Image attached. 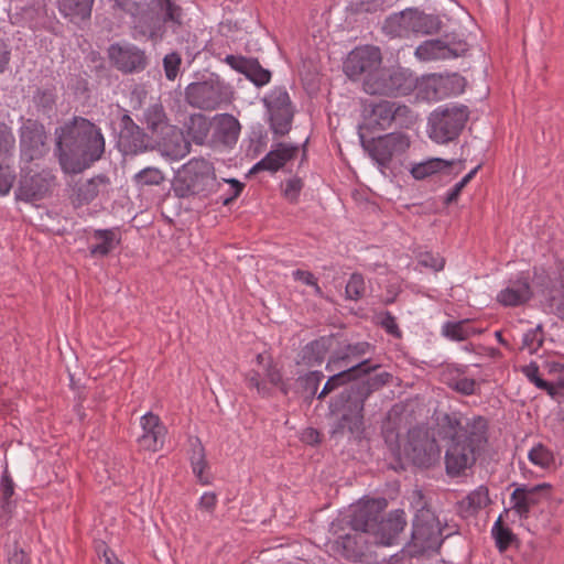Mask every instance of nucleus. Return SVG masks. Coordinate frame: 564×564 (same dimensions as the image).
Instances as JSON below:
<instances>
[{
	"label": "nucleus",
	"mask_w": 564,
	"mask_h": 564,
	"mask_svg": "<svg viewBox=\"0 0 564 564\" xmlns=\"http://www.w3.org/2000/svg\"><path fill=\"white\" fill-rule=\"evenodd\" d=\"M444 20L448 21L445 15L425 14V34L441 32L446 26Z\"/></svg>",
	"instance_id": "nucleus-59"
},
{
	"label": "nucleus",
	"mask_w": 564,
	"mask_h": 564,
	"mask_svg": "<svg viewBox=\"0 0 564 564\" xmlns=\"http://www.w3.org/2000/svg\"><path fill=\"white\" fill-rule=\"evenodd\" d=\"M96 243L91 245L89 250L91 256H107L116 246V232L110 229L96 230L94 232Z\"/></svg>",
	"instance_id": "nucleus-38"
},
{
	"label": "nucleus",
	"mask_w": 564,
	"mask_h": 564,
	"mask_svg": "<svg viewBox=\"0 0 564 564\" xmlns=\"http://www.w3.org/2000/svg\"><path fill=\"white\" fill-rule=\"evenodd\" d=\"M365 293V281L361 274L354 273L351 274L347 285H346V295L349 300L357 301Z\"/></svg>",
	"instance_id": "nucleus-52"
},
{
	"label": "nucleus",
	"mask_w": 564,
	"mask_h": 564,
	"mask_svg": "<svg viewBox=\"0 0 564 564\" xmlns=\"http://www.w3.org/2000/svg\"><path fill=\"white\" fill-rule=\"evenodd\" d=\"M366 126L371 130H386L393 122L402 126L404 119L410 115L406 106L397 105L395 102L382 100L377 104H369L364 109Z\"/></svg>",
	"instance_id": "nucleus-13"
},
{
	"label": "nucleus",
	"mask_w": 564,
	"mask_h": 564,
	"mask_svg": "<svg viewBox=\"0 0 564 564\" xmlns=\"http://www.w3.org/2000/svg\"><path fill=\"white\" fill-rule=\"evenodd\" d=\"M0 491L2 500L1 508L4 512H9L11 506L10 498L14 494V484L7 469L1 477Z\"/></svg>",
	"instance_id": "nucleus-50"
},
{
	"label": "nucleus",
	"mask_w": 564,
	"mask_h": 564,
	"mask_svg": "<svg viewBox=\"0 0 564 564\" xmlns=\"http://www.w3.org/2000/svg\"><path fill=\"white\" fill-rule=\"evenodd\" d=\"M110 186V180L104 174L96 175L83 183L75 185L70 202L75 208L91 203L99 194L106 193Z\"/></svg>",
	"instance_id": "nucleus-24"
},
{
	"label": "nucleus",
	"mask_w": 564,
	"mask_h": 564,
	"mask_svg": "<svg viewBox=\"0 0 564 564\" xmlns=\"http://www.w3.org/2000/svg\"><path fill=\"white\" fill-rule=\"evenodd\" d=\"M366 534L354 531L340 536L336 542V550L347 560L357 562L362 558L368 549Z\"/></svg>",
	"instance_id": "nucleus-29"
},
{
	"label": "nucleus",
	"mask_w": 564,
	"mask_h": 564,
	"mask_svg": "<svg viewBox=\"0 0 564 564\" xmlns=\"http://www.w3.org/2000/svg\"><path fill=\"white\" fill-rule=\"evenodd\" d=\"M142 434L138 437L141 449L158 452L162 448L165 437V426L160 417L151 412L141 417Z\"/></svg>",
	"instance_id": "nucleus-21"
},
{
	"label": "nucleus",
	"mask_w": 564,
	"mask_h": 564,
	"mask_svg": "<svg viewBox=\"0 0 564 564\" xmlns=\"http://www.w3.org/2000/svg\"><path fill=\"white\" fill-rule=\"evenodd\" d=\"M108 56L117 69L131 74L143 70L148 65L144 51L134 45L112 44Z\"/></svg>",
	"instance_id": "nucleus-18"
},
{
	"label": "nucleus",
	"mask_w": 564,
	"mask_h": 564,
	"mask_svg": "<svg viewBox=\"0 0 564 564\" xmlns=\"http://www.w3.org/2000/svg\"><path fill=\"white\" fill-rule=\"evenodd\" d=\"M133 180L138 186L160 185L164 181V174L156 167H145Z\"/></svg>",
	"instance_id": "nucleus-44"
},
{
	"label": "nucleus",
	"mask_w": 564,
	"mask_h": 564,
	"mask_svg": "<svg viewBox=\"0 0 564 564\" xmlns=\"http://www.w3.org/2000/svg\"><path fill=\"white\" fill-rule=\"evenodd\" d=\"M347 375L348 372L347 371H341V372H334L333 376H330L328 378V380L326 381V383L324 384V388L322 389L321 393L318 394V399H324L328 393H330L332 391H334L335 389L341 387V386H345L347 384Z\"/></svg>",
	"instance_id": "nucleus-56"
},
{
	"label": "nucleus",
	"mask_w": 564,
	"mask_h": 564,
	"mask_svg": "<svg viewBox=\"0 0 564 564\" xmlns=\"http://www.w3.org/2000/svg\"><path fill=\"white\" fill-rule=\"evenodd\" d=\"M490 503L489 490L486 486H479L462 499L457 507L464 518L476 516Z\"/></svg>",
	"instance_id": "nucleus-33"
},
{
	"label": "nucleus",
	"mask_w": 564,
	"mask_h": 564,
	"mask_svg": "<svg viewBox=\"0 0 564 564\" xmlns=\"http://www.w3.org/2000/svg\"><path fill=\"white\" fill-rule=\"evenodd\" d=\"M119 145L128 154H137L147 150V135L129 115H122L120 120Z\"/></svg>",
	"instance_id": "nucleus-22"
},
{
	"label": "nucleus",
	"mask_w": 564,
	"mask_h": 564,
	"mask_svg": "<svg viewBox=\"0 0 564 564\" xmlns=\"http://www.w3.org/2000/svg\"><path fill=\"white\" fill-rule=\"evenodd\" d=\"M466 82L460 75L431 74L425 76V100L437 101L462 94Z\"/></svg>",
	"instance_id": "nucleus-16"
},
{
	"label": "nucleus",
	"mask_w": 564,
	"mask_h": 564,
	"mask_svg": "<svg viewBox=\"0 0 564 564\" xmlns=\"http://www.w3.org/2000/svg\"><path fill=\"white\" fill-rule=\"evenodd\" d=\"M185 100L194 108L216 110L220 105L230 101V89L218 78L191 83L185 88Z\"/></svg>",
	"instance_id": "nucleus-7"
},
{
	"label": "nucleus",
	"mask_w": 564,
	"mask_h": 564,
	"mask_svg": "<svg viewBox=\"0 0 564 564\" xmlns=\"http://www.w3.org/2000/svg\"><path fill=\"white\" fill-rule=\"evenodd\" d=\"M15 180V173L9 161L0 162V195L8 194Z\"/></svg>",
	"instance_id": "nucleus-54"
},
{
	"label": "nucleus",
	"mask_w": 564,
	"mask_h": 564,
	"mask_svg": "<svg viewBox=\"0 0 564 564\" xmlns=\"http://www.w3.org/2000/svg\"><path fill=\"white\" fill-rule=\"evenodd\" d=\"M523 492L527 496V500L531 506H536L551 498L553 486L549 482L539 484L535 486H522Z\"/></svg>",
	"instance_id": "nucleus-40"
},
{
	"label": "nucleus",
	"mask_w": 564,
	"mask_h": 564,
	"mask_svg": "<svg viewBox=\"0 0 564 564\" xmlns=\"http://www.w3.org/2000/svg\"><path fill=\"white\" fill-rule=\"evenodd\" d=\"M455 164L454 161H446L443 159H430L425 160V177L431 176L435 173L441 172L442 174H445L446 176H451V170L453 165Z\"/></svg>",
	"instance_id": "nucleus-49"
},
{
	"label": "nucleus",
	"mask_w": 564,
	"mask_h": 564,
	"mask_svg": "<svg viewBox=\"0 0 564 564\" xmlns=\"http://www.w3.org/2000/svg\"><path fill=\"white\" fill-rule=\"evenodd\" d=\"M412 83L400 69L380 66L368 78H364L362 89L369 95L395 96L406 94Z\"/></svg>",
	"instance_id": "nucleus-8"
},
{
	"label": "nucleus",
	"mask_w": 564,
	"mask_h": 564,
	"mask_svg": "<svg viewBox=\"0 0 564 564\" xmlns=\"http://www.w3.org/2000/svg\"><path fill=\"white\" fill-rule=\"evenodd\" d=\"M380 325L386 329V332L392 335L395 338L401 337V332L398 327L395 317L391 315V313L386 312L380 316Z\"/></svg>",
	"instance_id": "nucleus-61"
},
{
	"label": "nucleus",
	"mask_w": 564,
	"mask_h": 564,
	"mask_svg": "<svg viewBox=\"0 0 564 564\" xmlns=\"http://www.w3.org/2000/svg\"><path fill=\"white\" fill-rule=\"evenodd\" d=\"M15 145V139L11 128L0 121V162L10 161Z\"/></svg>",
	"instance_id": "nucleus-41"
},
{
	"label": "nucleus",
	"mask_w": 564,
	"mask_h": 564,
	"mask_svg": "<svg viewBox=\"0 0 564 564\" xmlns=\"http://www.w3.org/2000/svg\"><path fill=\"white\" fill-rule=\"evenodd\" d=\"M181 64V55L176 52H172L164 56L163 67L165 76L169 80H175L178 75Z\"/></svg>",
	"instance_id": "nucleus-53"
},
{
	"label": "nucleus",
	"mask_w": 564,
	"mask_h": 564,
	"mask_svg": "<svg viewBox=\"0 0 564 564\" xmlns=\"http://www.w3.org/2000/svg\"><path fill=\"white\" fill-rule=\"evenodd\" d=\"M324 378L321 371H311L299 378V382L308 397H314L317 392L321 380Z\"/></svg>",
	"instance_id": "nucleus-51"
},
{
	"label": "nucleus",
	"mask_w": 564,
	"mask_h": 564,
	"mask_svg": "<svg viewBox=\"0 0 564 564\" xmlns=\"http://www.w3.org/2000/svg\"><path fill=\"white\" fill-rule=\"evenodd\" d=\"M468 50L465 41L454 32L440 39L425 40V61H444L463 56Z\"/></svg>",
	"instance_id": "nucleus-17"
},
{
	"label": "nucleus",
	"mask_w": 564,
	"mask_h": 564,
	"mask_svg": "<svg viewBox=\"0 0 564 564\" xmlns=\"http://www.w3.org/2000/svg\"><path fill=\"white\" fill-rule=\"evenodd\" d=\"M191 463L194 474L203 484H207L208 479L204 477V469L207 466V462L205 458V449L198 438H196L195 444L193 445V454L191 456Z\"/></svg>",
	"instance_id": "nucleus-42"
},
{
	"label": "nucleus",
	"mask_w": 564,
	"mask_h": 564,
	"mask_svg": "<svg viewBox=\"0 0 564 564\" xmlns=\"http://www.w3.org/2000/svg\"><path fill=\"white\" fill-rule=\"evenodd\" d=\"M523 373L529 379V381L534 383L539 389L545 390L552 397L555 395L556 388L540 377L539 367L535 364H530L529 366L524 367Z\"/></svg>",
	"instance_id": "nucleus-47"
},
{
	"label": "nucleus",
	"mask_w": 564,
	"mask_h": 564,
	"mask_svg": "<svg viewBox=\"0 0 564 564\" xmlns=\"http://www.w3.org/2000/svg\"><path fill=\"white\" fill-rule=\"evenodd\" d=\"M491 532L496 540V545L501 552L506 551L513 541L512 532L503 525L501 518L495 522Z\"/></svg>",
	"instance_id": "nucleus-45"
},
{
	"label": "nucleus",
	"mask_w": 564,
	"mask_h": 564,
	"mask_svg": "<svg viewBox=\"0 0 564 564\" xmlns=\"http://www.w3.org/2000/svg\"><path fill=\"white\" fill-rule=\"evenodd\" d=\"M217 501L215 492H205L199 499L198 507L200 510L212 513L217 506Z\"/></svg>",
	"instance_id": "nucleus-64"
},
{
	"label": "nucleus",
	"mask_w": 564,
	"mask_h": 564,
	"mask_svg": "<svg viewBox=\"0 0 564 564\" xmlns=\"http://www.w3.org/2000/svg\"><path fill=\"white\" fill-rule=\"evenodd\" d=\"M419 528H415L412 541L401 551L391 557L389 564H423V543L417 536Z\"/></svg>",
	"instance_id": "nucleus-36"
},
{
	"label": "nucleus",
	"mask_w": 564,
	"mask_h": 564,
	"mask_svg": "<svg viewBox=\"0 0 564 564\" xmlns=\"http://www.w3.org/2000/svg\"><path fill=\"white\" fill-rule=\"evenodd\" d=\"M382 65V54L379 47L364 45L352 50L344 62V72L352 80L368 78Z\"/></svg>",
	"instance_id": "nucleus-12"
},
{
	"label": "nucleus",
	"mask_w": 564,
	"mask_h": 564,
	"mask_svg": "<svg viewBox=\"0 0 564 564\" xmlns=\"http://www.w3.org/2000/svg\"><path fill=\"white\" fill-rule=\"evenodd\" d=\"M528 276H521L516 281H510L506 289L497 295V301L505 306H518L525 303L531 297V289Z\"/></svg>",
	"instance_id": "nucleus-31"
},
{
	"label": "nucleus",
	"mask_w": 564,
	"mask_h": 564,
	"mask_svg": "<svg viewBox=\"0 0 564 564\" xmlns=\"http://www.w3.org/2000/svg\"><path fill=\"white\" fill-rule=\"evenodd\" d=\"M183 26V9L175 0H156L154 8L143 7L133 20L138 36L158 43L163 40L166 28L176 33Z\"/></svg>",
	"instance_id": "nucleus-3"
},
{
	"label": "nucleus",
	"mask_w": 564,
	"mask_h": 564,
	"mask_svg": "<svg viewBox=\"0 0 564 564\" xmlns=\"http://www.w3.org/2000/svg\"><path fill=\"white\" fill-rule=\"evenodd\" d=\"M466 369V366L447 365L443 376L448 387L462 394L470 395L476 392L478 384L475 379L464 376Z\"/></svg>",
	"instance_id": "nucleus-32"
},
{
	"label": "nucleus",
	"mask_w": 564,
	"mask_h": 564,
	"mask_svg": "<svg viewBox=\"0 0 564 564\" xmlns=\"http://www.w3.org/2000/svg\"><path fill=\"white\" fill-rule=\"evenodd\" d=\"M386 507V499H371L360 503L351 516L350 524L352 531L372 534Z\"/></svg>",
	"instance_id": "nucleus-19"
},
{
	"label": "nucleus",
	"mask_w": 564,
	"mask_h": 564,
	"mask_svg": "<svg viewBox=\"0 0 564 564\" xmlns=\"http://www.w3.org/2000/svg\"><path fill=\"white\" fill-rule=\"evenodd\" d=\"M221 187L213 163L204 158H195L183 165L173 181V192L180 198L194 195L207 197Z\"/></svg>",
	"instance_id": "nucleus-4"
},
{
	"label": "nucleus",
	"mask_w": 564,
	"mask_h": 564,
	"mask_svg": "<svg viewBox=\"0 0 564 564\" xmlns=\"http://www.w3.org/2000/svg\"><path fill=\"white\" fill-rule=\"evenodd\" d=\"M225 62L235 70L243 74L256 86L267 85L271 79L270 70L263 68L257 58L240 55H227Z\"/></svg>",
	"instance_id": "nucleus-23"
},
{
	"label": "nucleus",
	"mask_w": 564,
	"mask_h": 564,
	"mask_svg": "<svg viewBox=\"0 0 564 564\" xmlns=\"http://www.w3.org/2000/svg\"><path fill=\"white\" fill-rule=\"evenodd\" d=\"M510 501L512 503V509L519 517L527 518L530 509L531 503L527 500V496L523 492L522 488H516L513 492L511 494Z\"/></svg>",
	"instance_id": "nucleus-48"
},
{
	"label": "nucleus",
	"mask_w": 564,
	"mask_h": 564,
	"mask_svg": "<svg viewBox=\"0 0 564 564\" xmlns=\"http://www.w3.org/2000/svg\"><path fill=\"white\" fill-rule=\"evenodd\" d=\"M299 151L297 145H290L285 143H279L276 149L271 150L261 161H259L251 170V172L258 171H271L275 172L284 164L292 160Z\"/></svg>",
	"instance_id": "nucleus-30"
},
{
	"label": "nucleus",
	"mask_w": 564,
	"mask_h": 564,
	"mask_svg": "<svg viewBox=\"0 0 564 564\" xmlns=\"http://www.w3.org/2000/svg\"><path fill=\"white\" fill-rule=\"evenodd\" d=\"M293 276L295 280L302 281L306 285L313 286L316 295H318V296L323 295V291L319 288V285L317 284L316 278L310 271H304V270L297 269L293 272Z\"/></svg>",
	"instance_id": "nucleus-60"
},
{
	"label": "nucleus",
	"mask_w": 564,
	"mask_h": 564,
	"mask_svg": "<svg viewBox=\"0 0 564 564\" xmlns=\"http://www.w3.org/2000/svg\"><path fill=\"white\" fill-rule=\"evenodd\" d=\"M302 187H303V182L300 178H291L285 184L284 196L290 202H295Z\"/></svg>",
	"instance_id": "nucleus-63"
},
{
	"label": "nucleus",
	"mask_w": 564,
	"mask_h": 564,
	"mask_svg": "<svg viewBox=\"0 0 564 564\" xmlns=\"http://www.w3.org/2000/svg\"><path fill=\"white\" fill-rule=\"evenodd\" d=\"M453 533L454 530L448 527L445 516L435 514L425 509V552L427 550L437 551L444 539Z\"/></svg>",
	"instance_id": "nucleus-25"
},
{
	"label": "nucleus",
	"mask_w": 564,
	"mask_h": 564,
	"mask_svg": "<svg viewBox=\"0 0 564 564\" xmlns=\"http://www.w3.org/2000/svg\"><path fill=\"white\" fill-rule=\"evenodd\" d=\"M528 457L532 464L541 468H549L554 462L552 452L542 444L532 447Z\"/></svg>",
	"instance_id": "nucleus-46"
},
{
	"label": "nucleus",
	"mask_w": 564,
	"mask_h": 564,
	"mask_svg": "<svg viewBox=\"0 0 564 564\" xmlns=\"http://www.w3.org/2000/svg\"><path fill=\"white\" fill-rule=\"evenodd\" d=\"M347 375L348 372L347 371H341V372H334L333 376H330L328 378V380L326 381V383L324 384V388L322 389L321 393L318 394V399H324L328 393H330L332 391H334L335 389L341 387V386H345L347 384Z\"/></svg>",
	"instance_id": "nucleus-57"
},
{
	"label": "nucleus",
	"mask_w": 564,
	"mask_h": 564,
	"mask_svg": "<svg viewBox=\"0 0 564 564\" xmlns=\"http://www.w3.org/2000/svg\"><path fill=\"white\" fill-rule=\"evenodd\" d=\"M333 336H322L302 348L299 354L297 365L314 367L321 365L333 346Z\"/></svg>",
	"instance_id": "nucleus-28"
},
{
	"label": "nucleus",
	"mask_w": 564,
	"mask_h": 564,
	"mask_svg": "<svg viewBox=\"0 0 564 564\" xmlns=\"http://www.w3.org/2000/svg\"><path fill=\"white\" fill-rule=\"evenodd\" d=\"M377 367L370 366L368 359L355 361L352 358H346L340 352H336L329 358L326 365L329 372L347 371V382L355 381L329 402V411L336 416L332 437L340 438L349 435L357 438L362 434L366 400L373 391L389 383L392 378L389 372L384 371L359 380Z\"/></svg>",
	"instance_id": "nucleus-1"
},
{
	"label": "nucleus",
	"mask_w": 564,
	"mask_h": 564,
	"mask_svg": "<svg viewBox=\"0 0 564 564\" xmlns=\"http://www.w3.org/2000/svg\"><path fill=\"white\" fill-rule=\"evenodd\" d=\"M184 127L187 139L181 132L172 137L174 147L167 153L173 159H182L189 153V141L198 145L205 144L212 129V121L203 113H194L188 117Z\"/></svg>",
	"instance_id": "nucleus-9"
},
{
	"label": "nucleus",
	"mask_w": 564,
	"mask_h": 564,
	"mask_svg": "<svg viewBox=\"0 0 564 564\" xmlns=\"http://www.w3.org/2000/svg\"><path fill=\"white\" fill-rule=\"evenodd\" d=\"M95 0H57L61 14L72 22H82L91 17Z\"/></svg>",
	"instance_id": "nucleus-34"
},
{
	"label": "nucleus",
	"mask_w": 564,
	"mask_h": 564,
	"mask_svg": "<svg viewBox=\"0 0 564 564\" xmlns=\"http://www.w3.org/2000/svg\"><path fill=\"white\" fill-rule=\"evenodd\" d=\"M469 117L464 105H444L437 107L429 117L430 138L446 143L459 135Z\"/></svg>",
	"instance_id": "nucleus-6"
},
{
	"label": "nucleus",
	"mask_w": 564,
	"mask_h": 564,
	"mask_svg": "<svg viewBox=\"0 0 564 564\" xmlns=\"http://www.w3.org/2000/svg\"><path fill=\"white\" fill-rule=\"evenodd\" d=\"M115 7L129 13L134 20L144 4L133 0H115Z\"/></svg>",
	"instance_id": "nucleus-62"
},
{
	"label": "nucleus",
	"mask_w": 564,
	"mask_h": 564,
	"mask_svg": "<svg viewBox=\"0 0 564 564\" xmlns=\"http://www.w3.org/2000/svg\"><path fill=\"white\" fill-rule=\"evenodd\" d=\"M362 148L381 166H388L394 155L402 154L410 147V139L401 132H392L366 140L360 134Z\"/></svg>",
	"instance_id": "nucleus-10"
},
{
	"label": "nucleus",
	"mask_w": 564,
	"mask_h": 564,
	"mask_svg": "<svg viewBox=\"0 0 564 564\" xmlns=\"http://www.w3.org/2000/svg\"><path fill=\"white\" fill-rule=\"evenodd\" d=\"M403 455L415 467L421 468L423 466V430L420 426H415L408 432L403 445Z\"/></svg>",
	"instance_id": "nucleus-35"
},
{
	"label": "nucleus",
	"mask_w": 564,
	"mask_h": 564,
	"mask_svg": "<svg viewBox=\"0 0 564 564\" xmlns=\"http://www.w3.org/2000/svg\"><path fill=\"white\" fill-rule=\"evenodd\" d=\"M21 148L28 160L32 161L45 152L46 131L42 123L28 119L21 127Z\"/></svg>",
	"instance_id": "nucleus-20"
},
{
	"label": "nucleus",
	"mask_w": 564,
	"mask_h": 564,
	"mask_svg": "<svg viewBox=\"0 0 564 564\" xmlns=\"http://www.w3.org/2000/svg\"><path fill=\"white\" fill-rule=\"evenodd\" d=\"M406 521L403 510H394L387 518H380L373 533V542L381 545H392Z\"/></svg>",
	"instance_id": "nucleus-26"
},
{
	"label": "nucleus",
	"mask_w": 564,
	"mask_h": 564,
	"mask_svg": "<svg viewBox=\"0 0 564 564\" xmlns=\"http://www.w3.org/2000/svg\"><path fill=\"white\" fill-rule=\"evenodd\" d=\"M216 124L213 132V141L225 147L236 144L241 126L237 118L230 113H223L215 117Z\"/></svg>",
	"instance_id": "nucleus-27"
},
{
	"label": "nucleus",
	"mask_w": 564,
	"mask_h": 564,
	"mask_svg": "<svg viewBox=\"0 0 564 564\" xmlns=\"http://www.w3.org/2000/svg\"><path fill=\"white\" fill-rule=\"evenodd\" d=\"M383 32L392 37H410L423 31V14L417 9H405L388 17Z\"/></svg>",
	"instance_id": "nucleus-15"
},
{
	"label": "nucleus",
	"mask_w": 564,
	"mask_h": 564,
	"mask_svg": "<svg viewBox=\"0 0 564 564\" xmlns=\"http://www.w3.org/2000/svg\"><path fill=\"white\" fill-rule=\"evenodd\" d=\"M145 122L152 132H159L166 127V116L162 105H152L145 111Z\"/></svg>",
	"instance_id": "nucleus-43"
},
{
	"label": "nucleus",
	"mask_w": 564,
	"mask_h": 564,
	"mask_svg": "<svg viewBox=\"0 0 564 564\" xmlns=\"http://www.w3.org/2000/svg\"><path fill=\"white\" fill-rule=\"evenodd\" d=\"M263 104L270 116V126L275 134H286L292 126L294 109L288 91L282 87L273 88L264 98Z\"/></svg>",
	"instance_id": "nucleus-11"
},
{
	"label": "nucleus",
	"mask_w": 564,
	"mask_h": 564,
	"mask_svg": "<svg viewBox=\"0 0 564 564\" xmlns=\"http://www.w3.org/2000/svg\"><path fill=\"white\" fill-rule=\"evenodd\" d=\"M542 332L540 327L530 329L523 334L522 347L525 348L530 354L535 352L542 345Z\"/></svg>",
	"instance_id": "nucleus-55"
},
{
	"label": "nucleus",
	"mask_w": 564,
	"mask_h": 564,
	"mask_svg": "<svg viewBox=\"0 0 564 564\" xmlns=\"http://www.w3.org/2000/svg\"><path fill=\"white\" fill-rule=\"evenodd\" d=\"M56 153L62 170L76 174L101 159L105 138L90 120L75 116L55 129Z\"/></svg>",
	"instance_id": "nucleus-2"
},
{
	"label": "nucleus",
	"mask_w": 564,
	"mask_h": 564,
	"mask_svg": "<svg viewBox=\"0 0 564 564\" xmlns=\"http://www.w3.org/2000/svg\"><path fill=\"white\" fill-rule=\"evenodd\" d=\"M474 327L470 326L468 319H463L459 322H447L442 327V334L456 341L466 340L470 336L478 334Z\"/></svg>",
	"instance_id": "nucleus-37"
},
{
	"label": "nucleus",
	"mask_w": 564,
	"mask_h": 564,
	"mask_svg": "<svg viewBox=\"0 0 564 564\" xmlns=\"http://www.w3.org/2000/svg\"><path fill=\"white\" fill-rule=\"evenodd\" d=\"M370 345L366 341L347 345L339 352L346 356V358H352L355 361H362L361 359L369 350Z\"/></svg>",
	"instance_id": "nucleus-58"
},
{
	"label": "nucleus",
	"mask_w": 564,
	"mask_h": 564,
	"mask_svg": "<svg viewBox=\"0 0 564 564\" xmlns=\"http://www.w3.org/2000/svg\"><path fill=\"white\" fill-rule=\"evenodd\" d=\"M55 181V175L50 171L26 173L20 178L17 199L28 203L43 199L51 193Z\"/></svg>",
	"instance_id": "nucleus-14"
},
{
	"label": "nucleus",
	"mask_w": 564,
	"mask_h": 564,
	"mask_svg": "<svg viewBox=\"0 0 564 564\" xmlns=\"http://www.w3.org/2000/svg\"><path fill=\"white\" fill-rule=\"evenodd\" d=\"M485 427V421L479 417L471 431L458 433L453 437L445 456L448 475L458 476L475 464L477 453L486 443Z\"/></svg>",
	"instance_id": "nucleus-5"
},
{
	"label": "nucleus",
	"mask_w": 564,
	"mask_h": 564,
	"mask_svg": "<svg viewBox=\"0 0 564 564\" xmlns=\"http://www.w3.org/2000/svg\"><path fill=\"white\" fill-rule=\"evenodd\" d=\"M33 102L37 111L50 116L56 105V90L54 87L39 88L33 95Z\"/></svg>",
	"instance_id": "nucleus-39"
}]
</instances>
